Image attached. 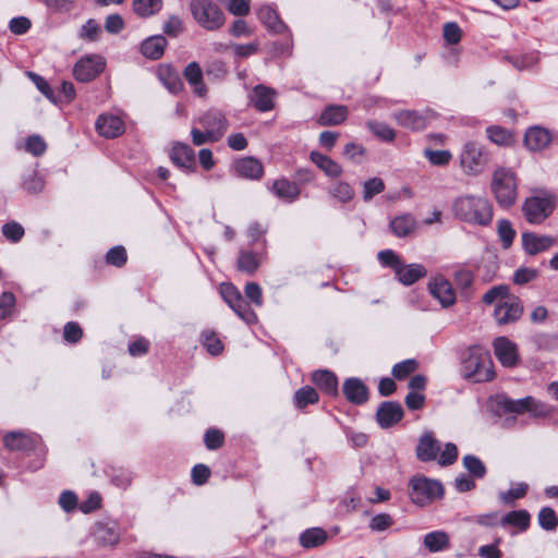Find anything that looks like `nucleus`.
I'll list each match as a JSON object with an SVG mask.
<instances>
[{"label":"nucleus","mask_w":558,"mask_h":558,"mask_svg":"<svg viewBox=\"0 0 558 558\" xmlns=\"http://www.w3.org/2000/svg\"><path fill=\"white\" fill-rule=\"evenodd\" d=\"M204 441L209 450H216L223 444V434L218 429L210 428L205 433Z\"/></svg>","instance_id":"nucleus-61"},{"label":"nucleus","mask_w":558,"mask_h":558,"mask_svg":"<svg viewBox=\"0 0 558 558\" xmlns=\"http://www.w3.org/2000/svg\"><path fill=\"white\" fill-rule=\"evenodd\" d=\"M462 464L469 471V473L476 478H483L486 475V466L476 456H464L462 458Z\"/></svg>","instance_id":"nucleus-41"},{"label":"nucleus","mask_w":558,"mask_h":558,"mask_svg":"<svg viewBox=\"0 0 558 558\" xmlns=\"http://www.w3.org/2000/svg\"><path fill=\"white\" fill-rule=\"evenodd\" d=\"M313 383L329 396L338 395V379L337 376L329 371H316L312 375Z\"/></svg>","instance_id":"nucleus-28"},{"label":"nucleus","mask_w":558,"mask_h":558,"mask_svg":"<svg viewBox=\"0 0 558 558\" xmlns=\"http://www.w3.org/2000/svg\"><path fill=\"white\" fill-rule=\"evenodd\" d=\"M461 28L457 23L449 22L444 25V38L449 45H456L461 39Z\"/></svg>","instance_id":"nucleus-60"},{"label":"nucleus","mask_w":558,"mask_h":558,"mask_svg":"<svg viewBox=\"0 0 558 558\" xmlns=\"http://www.w3.org/2000/svg\"><path fill=\"white\" fill-rule=\"evenodd\" d=\"M531 515L526 510H513L505 514L500 524L502 526H514L520 531H525L530 526Z\"/></svg>","instance_id":"nucleus-36"},{"label":"nucleus","mask_w":558,"mask_h":558,"mask_svg":"<svg viewBox=\"0 0 558 558\" xmlns=\"http://www.w3.org/2000/svg\"><path fill=\"white\" fill-rule=\"evenodd\" d=\"M444 494L442 485L435 480L425 476H414L410 481V498L420 506L424 507Z\"/></svg>","instance_id":"nucleus-7"},{"label":"nucleus","mask_w":558,"mask_h":558,"mask_svg":"<svg viewBox=\"0 0 558 558\" xmlns=\"http://www.w3.org/2000/svg\"><path fill=\"white\" fill-rule=\"evenodd\" d=\"M497 231L504 248H509L515 236V231L512 228L510 221L506 219L499 220Z\"/></svg>","instance_id":"nucleus-48"},{"label":"nucleus","mask_w":558,"mask_h":558,"mask_svg":"<svg viewBox=\"0 0 558 558\" xmlns=\"http://www.w3.org/2000/svg\"><path fill=\"white\" fill-rule=\"evenodd\" d=\"M501 538L498 537L495 539L493 544L483 545L478 548V556L481 558H501L502 553L498 548Z\"/></svg>","instance_id":"nucleus-64"},{"label":"nucleus","mask_w":558,"mask_h":558,"mask_svg":"<svg viewBox=\"0 0 558 558\" xmlns=\"http://www.w3.org/2000/svg\"><path fill=\"white\" fill-rule=\"evenodd\" d=\"M396 122L405 129L420 131L426 126V118L415 110H401L392 114Z\"/></svg>","instance_id":"nucleus-24"},{"label":"nucleus","mask_w":558,"mask_h":558,"mask_svg":"<svg viewBox=\"0 0 558 558\" xmlns=\"http://www.w3.org/2000/svg\"><path fill=\"white\" fill-rule=\"evenodd\" d=\"M170 158L179 168L187 171H193L195 169V153L186 144H174L170 151Z\"/></svg>","instance_id":"nucleus-20"},{"label":"nucleus","mask_w":558,"mask_h":558,"mask_svg":"<svg viewBox=\"0 0 558 558\" xmlns=\"http://www.w3.org/2000/svg\"><path fill=\"white\" fill-rule=\"evenodd\" d=\"M378 259L384 266L391 267L395 270V272L402 264L400 257L391 250L380 251L378 253Z\"/></svg>","instance_id":"nucleus-63"},{"label":"nucleus","mask_w":558,"mask_h":558,"mask_svg":"<svg viewBox=\"0 0 558 558\" xmlns=\"http://www.w3.org/2000/svg\"><path fill=\"white\" fill-rule=\"evenodd\" d=\"M108 264L116 267H121L126 263V251L123 246H114L110 248L106 255Z\"/></svg>","instance_id":"nucleus-55"},{"label":"nucleus","mask_w":558,"mask_h":558,"mask_svg":"<svg viewBox=\"0 0 558 558\" xmlns=\"http://www.w3.org/2000/svg\"><path fill=\"white\" fill-rule=\"evenodd\" d=\"M551 142V135L547 129L531 126L524 135V144L532 151H539L546 148Z\"/></svg>","instance_id":"nucleus-19"},{"label":"nucleus","mask_w":558,"mask_h":558,"mask_svg":"<svg viewBox=\"0 0 558 558\" xmlns=\"http://www.w3.org/2000/svg\"><path fill=\"white\" fill-rule=\"evenodd\" d=\"M424 156L428 159L432 165L445 166L451 160V153L449 150H432L425 149Z\"/></svg>","instance_id":"nucleus-53"},{"label":"nucleus","mask_w":558,"mask_h":558,"mask_svg":"<svg viewBox=\"0 0 558 558\" xmlns=\"http://www.w3.org/2000/svg\"><path fill=\"white\" fill-rule=\"evenodd\" d=\"M556 240L550 235H539L534 232L522 233V246L529 255H536L538 253L549 250Z\"/></svg>","instance_id":"nucleus-15"},{"label":"nucleus","mask_w":558,"mask_h":558,"mask_svg":"<svg viewBox=\"0 0 558 558\" xmlns=\"http://www.w3.org/2000/svg\"><path fill=\"white\" fill-rule=\"evenodd\" d=\"M430 294L439 301L442 307L447 308L456 303V293L452 284L446 278L439 276L432 279L428 283Z\"/></svg>","instance_id":"nucleus-12"},{"label":"nucleus","mask_w":558,"mask_h":558,"mask_svg":"<svg viewBox=\"0 0 558 558\" xmlns=\"http://www.w3.org/2000/svg\"><path fill=\"white\" fill-rule=\"evenodd\" d=\"M538 524L543 530L554 531L558 526V517L550 507H544L538 513Z\"/></svg>","instance_id":"nucleus-47"},{"label":"nucleus","mask_w":558,"mask_h":558,"mask_svg":"<svg viewBox=\"0 0 558 558\" xmlns=\"http://www.w3.org/2000/svg\"><path fill=\"white\" fill-rule=\"evenodd\" d=\"M376 417L380 427L389 428L402 420L403 409L398 402L385 401L378 408Z\"/></svg>","instance_id":"nucleus-14"},{"label":"nucleus","mask_w":558,"mask_h":558,"mask_svg":"<svg viewBox=\"0 0 558 558\" xmlns=\"http://www.w3.org/2000/svg\"><path fill=\"white\" fill-rule=\"evenodd\" d=\"M390 228L397 236H407L414 230L415 220L411 215H402L391 220Z\"/></svg>","instance_id":"nucleus-39"},{"label":"nucleus","mask_w":558,"mask_h":558,"mask_svg":"<svg viewBox=\"0 0 558 558\" xmlns=\"http://www.w3.org/2000/svg\"><path fill=\"white\" fill-rule=\"evenodd\" d=\"M495 355L504 366H513L518 360L517 347L506 337H499L494 341Z\"/></svg>","instance_id":"nucleus-22"},{"label":"nucleus","mask_w":558,"mask_h":558,"mask_svg":"<svg viewBox=\"0 0 558 558\" xmlns=\"http://www.w3.org/2000/svg\"><path fill=\"white\" fill-rule=\"evenodd\" d=\"M456 218L474 226H488L493 220V206L487 198L475 195L457 197L452 204Z\"/></svg>","instance_id":"nucleus-1"},{"label":"nucleus","mask_w":558,"mask_h":558,"mask_svg":"<svg viewBox=\"0 0 558 558\" xmlns=\"http://www.w3.org/2000/svg\"><path fill=\"white\" fill-rule=\"evenodd\" d=\"M189 7L194 21L206 31H217L225 24L222 9L211 0H191Z\"/></svg>","instance_id":"nucleus-4"},{"label":"nucleus","mask_w":558,"mask_h":558,"mask_svg":"<svg viewBox=\"0 0 558 558\" xmlns=\"http://www.w3.org/2000/svg\"><path fill=\"white\" fill-rule=\"evenodd\" d=\"M385 182L377 177L366 180L363 183V201L369 202L374 196L383 193L385 191Z\"/></svg>","instance_id":"nucleus-43"},{"label":"nucleus","mask_w":558,"mask_h":558,"mask_svg":"<svg viewBox=\"0 0 558 558\" xmlns=\"http://www.w3.org/2000/svg\"><path fill=\"white\" fill-rule=\"evenodd\" d=\"M395 274L402 284L411 286L426 276V269L421 264H401Z\"/></svg>","instance_id":"nucleus-26"},{"label":"nucleus","mask_w":558,"mask_h":558,"mask_svg":"<svg viewBox=\"0 0 558 558\" xmlns=\"http://www.w3.org/2000/svg\"><path fill=\"white\" fill-rule=\"evenodd\" d=\"M262 263V256L247 250H240L236 259L238 270L247 275H253Z\"/></svg>","instance_id":"nucleus-31"},{"label":"nucleus","mask_w":558,"mask_h":558,"mask_svg":"<svg viewBox=\"0 0 558 558\" xmlns=\"http://www.w3.org/2000/svg\"><path fill=\"white\" fill-rule=\"evenodd\" d=\"M3 236L11 242H19L24 235V228L17 222H8L2 226Z\"/></svg>","instance_id":"nucleus-51"},{"label":"nucleus","mask_w":558,"mask_h":558,"mask_svg":"<svg viewBox=\"0 0 558 558\" xmlns=\"http://www.w3.org/2000/svg\"><path fill=\"white\" fill-rule=\"evenodd\" d=\"M424 545L430 553H438L449 547V536L444 531H434L424 536Z\"/></svg>","instance_id":"nucleus-38"},{"label":"nucleus","mask_w":558,"mask_h":558,"mask_svg":"<svg viewBox=\"0 0 558 558\" xmlns=\"http://www.w3.org/2000/svg\"><path fill=\"white\" fill-rule=\"evenodd\" d=\"M348 117V108L342 105H330L322 112L318 118L320 125H338Z\"/></svg>","instance_id":"nucleus-30"},{"label":"nucleus","mask_w":558,"mask_h":558,"mask_svg":"<svg viewBox=\"0 0 558 558\" xmlns=\"http://www.w3.org/2000/svg\"><path fill=\"white\" fill-rule=\"evenodd\" d=\"M158 76L165 87L173 94L179 93L183 88L179 73L169 65L160 66Z\"/></svg>","instance_id":"nucleus-35"},{"label":"nucleus","mask_w":558,"mask_h":558,"mask_svg":"<svg viewBox=\"0 0 558 558\" xmlns=\"http://www.w3.org/2000/svg\"><path fill=\"white\" fill-rule=\"evenodd\" d=\"M554 202L550 197L532 196L525 199L522 211L527 222L542 223L554 210Z\"/></svg>","instance_id":"nucleus-8"},{"label":"nucleus","mask_w":558,"mask_h":558,"mask_svg":"<svg viewBox=\"0 0 558 558\" xmlns=\"http://www.w3.org/2000/svg\"><path fill=\"white\" fill-rule=\"evenodd\" d=\"M105 59L100 56H86L81 58L74 65V77L83 83L96 78L105 69Z\"/></svg>","instance_id":"nucleus-9"},{"label":"nucleus","mask_w":558,"mask_h":558,"mask_svg":"<svg viewBox=\"0 0 558 558\" xmlns=\"http://www.w3.org/2000/svg\"><path fill=\"white\" fill-rule=\"evenodd\" d=\"M98 133L107 138H113L124 132V123L117 116L101 114L96 121Z\"/></svg>","instance_id":"nucleus-23"},{"label":"nucleus","mask_w":558,"mask_h":558,"mask_svg":"<svg viewBox=\"0 0 558 558\" xmlns=\"http://www.w3.org/2000/svg\"><path fill=\"white\" fill-rule=\"evenodd\" d=\"M232 167L239 177L250 180H259L264 174L262 162L254 157L239 158Z\"/></svg>","instance_id":"nucleus-16"},{"label":"nucleus","mask_w":558,"mask_h":558,"mask_svg":"<svg viewBox=\"0 0 558 558\" xmlns=\"http://www.w3.org/2000/svg\"><path fill=\"white\" fill-rule=\"evenodd\" d=\"M440 451V444L434 437L432 432L424 433L416 447V457L422 462H429L438 457Z\"/></svg>","instance_id":"nucleus-17"},{"label":"nucleus","mask_w":558,"mask_h":558,"mask_svg":"<svg viewBox=\"0 0 558 558\" xmlns=\"http://www.w3.org/2000/svg\"><path fill=\"white\" fill-rule=\"evenodd\" d=\"M366 126L369 131H372L378 138L391 142L396 137L395 131L388 126L386 123L369 120L366 123Z\"/></svg>","instance_id":"nucleus-46"},{"label":"nucleus","mask_w":558,"mask_h":558,"mask_svg":"<svg viewBox=\"0 0 558 558\" xmlns=\"http://www.w3.org/2000/svg\"><path fill=\"white\" fill-rule=\"evenodd\" d=\"M489 153L475 141L466 142L460 153V166L468 175H478L488 166Z\"/></svg>","instance_id":"nucleus-5"},{"label":"nucleus","mask_w":558,"mask_h":558,"mask_svg":"<svg viewBox=\"0 0 558 558\" xmlns=\"http://www.w3.org/2000/svg\"><path fill=\"white\" fill-rule=\"evenodd\" d=\"M183 75L197 96H206L207 88L203 81V70L196 61H192L185 66Z\"/></svg>","instance_id":"nucleus-25"},{"label":"nucleus","mask_w":558,"mask_h":558,"mask_svg":"<svg viewBox=\"0 0 558 558\" xmlns=\"http://www.w3.org/2000/svg\"><path fill=\"white\" fill-rule=\"evenodd\" d=\"M330 194L341 203H348L354 197V190L344 181L335 183L330 189Z\"/></svg>","instance_id":"nucleus-45"},{"label":"nucleus","mask_w":558,"mask_h":558,"mask_svg":"<svg viewBox=\"0 0 558 558\" xmlns=\"http://www.w3.org/2000/svg\"><path fill=\"white\" fill-rule=\"evenodd\" d=\"M201 126L209 132L214 138L221 140L229 128V121L223 112L218 109H209L198 118Z\"/></svg>","instance_id":"nucleus-10"},{"label":"nucleus","mask_w":558,"mask_h":558,"mask_svg":"<svg viewBox=\"0 0 558 558\" xmlns=\"http://www.w3.org/2000/svg\"><path fill=\"white\" fill-rule=\"evenodd\" d=\"M527 490H529V485L524 482H521V483L515 484L514 487H512L506 492H500L498 497L502 504L511 505L517 499L523 498L526 495Z\"/></svg>","instance_id":"nucleus-42"},{"label":"nucleus","mask_w":558,"mask_h":558,"mask_svg":"<svg viewBox=\"0 0 558 558\" xmlns=\"http://www.w3.org/2000/svg\"><path fill=\"white\" fill-rule=\"evenodd\" d=\"M458 459V448L452 442H447L440 452L438 463L442 466L453 464Z\"/></svg>","instance_id":"nucleus-56"},{"label":"nucleus","mask_w":558,"mask_h":558,"mask_svg":"<svg viewBox=\"0 0 558 558\" xmlns=\"http://www.w3.org/2000/svg\"><path fill=\"white\" fill-rule=\"evenodd\" d=\"M162 7V0H133L134 12L143 17L154 15Z\"/></svg>","instance_id":"nucleus-40"},{"label":"nucleus","mask_w":558,"mask_h":558,"mask_svg":"<svg viewBox=\"0 0 558 558\" xmlns=\"http://www.w3.org/2000/svg\"><path fill=\"white\" fill-rule=\"evenodd\" d=\"M327 539V533L320 527H311L300 535V544L304 548H314L323 545Z\"/></svg>","instance_id":"nucleus-37"},{"label":"nucleus","mask_w":558,"mask_h":558,"mask_svg":"<svg viewBox=\"0 0 558 558\" xmlns=\"http://www.w3.org/2000/svg\"><path fill=\"white\" fill-rule=\"evenodd\" d=\"M417 364L414 360H405L403 362L397 363L392 367V375L397 379H403L411 373H413L416 368Z\"/></svg>","instance_id":"nucleus-58"},{"label":"nucleus","mask_w":558,"mask_h":558,"mask_svg":"<svg viewBox=\"0 0 558 558\" xmlns=\"http://www.w3.org/2000/svg\"><path fill=\"white\" fill-rule=\"evenodd\" d=\"M22 186L27 193L34 194L44 190L45 182L36 172H29L24 175Z\"/></svg>","instance_id":"nucleus-49"},{"label":"nucleus","mask_w":558,"mask_h":558,"mask_svg":"<svg viewBox=\"0 0 558 558\" xmlns=\"http://www.w3.org/2000/svg\"><path fill=\"white\" fill-rule=\"evenodd\" d=\"M4 446L12 451H28L35 446L34 439L22 432H10L3 437Z\"/></svg>","instance_id":"nucleus-27"},{"label":"nucleus","mask_w":558,"mask_h":558,"mask_svg":"<svg viewBox=\"0 0 558 558\" xmlns=\"http://www.w3.org/2000/svg\"><path fill=\"white\" fill-rule=\"evenodd\" d=\"M492 411L502 416L508 413L522 414L529 412L537 418H545L551 415L553 408L539 400L527 396L522 399H510L507 396H497L490 401Z\"/></svg>","instance_id":"nucleus-2"},{"label":"nucleus","mask_w":558,"mask_h":558,"mask_svg":"<svg viewBox=\"0 0 558 558\" xmlns=\"http://www.w3.org/2000/svg\"><path fill=\"white\" fill-rule=\"evenodd\" d=\"M94 537L99 544L114 545L119 542L120 534L114 523L99 522L94 527Z\"/></svg>","instance_id":"nucleus-29"},{"label":"nucleus","mask_w":558,"mask_h":558,"mask_svg":"<svg viewBox=\"0 0 558 558\" xmlns=\"http://www.w3.org/2000/svg\"><path fill=\"white\" fill-rule=\"evenodd\" d=\"M537 276L538 270L534 268L522 267L514 271L513 281L517 284H525L536 279Z\"/></svg>","instance_id":"nucleus-59"},{"label":"nucleus","mask_w":558,"mask_h":558,"mask_svg":"<svg viewBox=\"0 0 558 558\" xmlns=\"http://www.w3.org/2000/svg\"><path fill=\"white\" fill-rule=\"evenodd\" d=\"M463 376L475 383L493 379V361L488 350L481 345L469 348L462 361Z\"/></svg>","instance_id":"nucleus-3"},{"label":"nucleus","mask_w":558,"mask_h":558,"mask_svg":"<svg viewBox=\"0 0 558 558\" xmlns=\"http://www.w3.org/2000/svg\"><path fill=\"white\" fill-rule=\"evenodd\" d=\"M275 90L265 85H256L250 95L251 104L262 112L270 111L275 107Z\"/></svg>","instance_id":"nucleus-21"},{"label":"nucleus","mask_w":558,"mask_h":558,"mask_svg":"<svg viewBox=\"0 0 558 558\" xmlns=\"http://www.w3.org/2000/svg\"><path fill=\"white\" fill-rule=\"evenodd\" d=\"M492 190L500 206H512L517 199V183L514 173L506 168H499L495 170L493 174Z\"/></svg>","instance_id":"nucleus-6"},{"label":"nucleus","mask_w":558,"mask_h":558,"mask_svg":"<svg viewBox=\"0 0 558 558\" xmlns=\"http://www.w3.org/2000/svg\"><path fill=\"white\" fill-rule=\"evenodd\" d=\"M83 330L77 323L69 322L63 328V337L65 341L76 343L81 340Z\"/></svg>","instance_id":"nucleus-62"},{"label":"nucleus","mask_w":558,"mask_h":558,"mask_svg":"<svg viewBox=\"0 0 558 558\" xmlns=\"http://www.w3.org/2000/svg\"><path fill=\"white\" fill-rule=\"evenodd\" d=\"M523 313V306L518 298H507L500 302L494 312L499 325H506L518 320Z\"/></svg>","instance_id":"nucleus-11"},{"label":"nucleus","mask_w":558,"mask_h":558,"mask_svg":"<svg viewBox=\"0 0 558 558\" xmlns=\"http://www.w3.org/2000/svg\"><path fill=\"white\" fill-rule=\"evenodd\" d=\"M295 404L298 408H305L307 404H313L318 401V393L313 387L305 386L296 390L294 395Z\"/></svg>","instance_id":"nucleus-44"},{"label":"nucleus","mask_w":558,"mask_h":558,"mask_svg":"<svg viewBox=\"0 0 558 558\" xmlns=\"http://www.w3.org/2000/svg\"><path fill=\"white\" fill-rule=\"evenodd\" d=\"M166 46L167 39L163 36H151L142 43L141 51L146 58L157 60L163 54Z\"/></svg>","instance_id":"nucleus-32"},{"label":"nucleus","mask_w":558,"mask_h":558,"mask_svg":"<svg viewBox=\"0 0 558 558\" xmlns=\"http://www.w3.org/2000/svg\"><path fill=\"white\" fill-rule=\"evenodd\" d=\"M509 288L505 284L496 286L489 289L484 295H483V302L485 304H493L494 302L498 300H506L508 298Z\"/></svg>","instance_id":"nucleus-52"},{"label":"nucleus","mask_w":558,"mask_h":558,"mask_svg":"<svg viewBox=\"0 0 558 558\" xmlns=\"http://www.w3.org/2000/svg\"><path fill=\"white\" fill-rule=\"evenodd\" d=\"M260 23L272 34L290 33L288 25L280 19L278 12L270 5H263L257 11Z\"/></svg>","instance_id":"nucleus-13"},{"label":"nucleus","mask_w":558,"mask_h":558,"mask_svg":"<svg viewBox=\"0 0 558 558\" xmlns=\"http://www.w3.org/2000/svg\"><path fill=\"white\" fill-rule=\"evenodd\" d=\"M100 33V26L99 24L93 20L89 19L80 29V38L84 40L94 41L98 38V35Z\"/></svg>","instance_id":"nucleus-54"},{"label":"nucleus","mask_w":558,"mask_h":558,"mask_svg":"<svg viewBox=\"0 0 558 558\" xmlns=\"http://www.w3.org/2000/svg\"><path fill=\"white\" fill-rule=\"evenodd\" d=\"M271 191L275 195L281 199H284L289 203L294 202L299 194L300 190L294 182H291L287 179H279L272 183Z\"/></svg>","instance_id":"nucleus-34"},{"label":"nucleus","mask_w":558,"mask_h":558,"mask_svg":"<svg viewBox=\"0 0 558 558\" xmlns=\"http://www.w3.org/2000/svg\"><path fill=\"white\" fill-rule=\"evenodd\" d=\"M311 160L328 177L338 178L342 173L341 166L330 157L318 151L311 153Z\"/></svg>","instance_id":"nucleus-33"},{"label":"nucleus","mask_w":558,"mask_h":558,"mask_svg":"<svg viewBox=\"0 0 558 558\" xmlns=\"http://www.w3.org/2000/svg\"><path fill=\"white\" fill-rule=\"evenodd\" d=\"M233 312L245 323L254 324L257 320L255 312L251 308L250 304L242 298L234 306L231 307Z\"/></svg>","instance_id":"nucleus-50"},{"label":"nucleus","mask_w":558,"mask_h":558,"mask_svg":"<svg viewBox=\"0 0 558 558\" xmlns=\"http://www.w3.org/2000/svg\"><path fill=\"white\" fill-rule=\"evenodd\" d=\"M342 391L347 400L353 404H363L368 399L366 385L356 377L345 379Z\"/></svg>","instance_id":"nucleus-18"},{"label":"nucleus","mask_w":558,"mask_h":558,"mask_svg":"<svg viewBox=\"0 0 558 558\" xmlns=\"http://www.w3.org/2000/svg\"><path fill=\"white\" fill-rule=\"evenodd\" d=\"M393 523V520L388 513H379L372 518L369 522V529L376 532H383L388 530Z\"/></svg>","instance_id":"nucleus-57"}]
</instances>
